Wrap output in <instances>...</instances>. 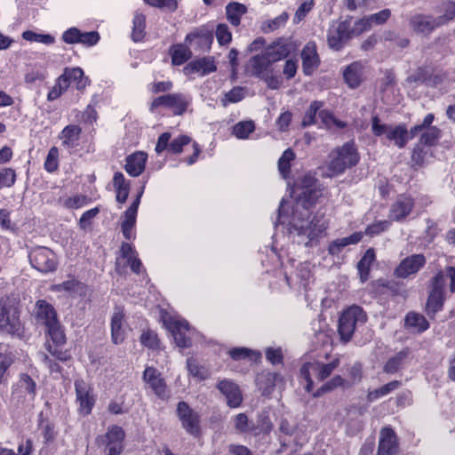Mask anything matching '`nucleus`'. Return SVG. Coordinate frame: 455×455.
Returning <instances> with one entry per match:
<instances>
[{"instance_id":"nucleus-1","label":"nucleus","mask_w":455,"mask_h":455,"mask_svg":"<svg viewBox=\"0 0 455 455\" xmlns=\"http://www.w3.org/2000/svg\"><path fill=\"white\" fill-rule=\"evenodd\" d=\"M324 187L310 173L301 177L296 184L297 202L292 208L289 220L284 214L286 203L283 199L278 209V223L288 227L289 233L301 239L306 246L320 238L327 228L326 221L322 215L310 218L308 209L314 206L323 196Z\"/></svg>"},{"instance_id":"nucleus-2","label":"nucleus","mask_w":455,"mask_h":455,"mask_svg":"<svg viewBox=\"0 0 455 455\" xmlns=\"http://www.w3.org/2000/svg\"><path fill=\"white\" fill-rule=\"evenodd\" d=\"M360 160V155L357 148L353 141H347L340 147L332 149L326 163L328 172L327 177L340 175L346 170L355 166Z\"/></svg>"},{"instance_id":"nucleus-3","label":"nucleus","mask_w":455,"mask_h":455,"mask_svg":"<svg viewBox=\"0 0 455 455\" xmlns=\"http://www.w3.org/2000/svg\"><path fill=\"white\" fill-rule=\"evenodd\" d=\"M371 132L374 136L381 138V140L393 143L398 148H403L409 140L412 139L405 124L391 125L381 123L378 116L371 117Z\"/></svg>"},{"instance_id":"nucleus-4","label":"nucleus","mask_w":455,"mask_h":455,"mask_svg":"<svg viewBox=\"0 0 455 455\" xmlns=\"http://www.w3.org/2000/svg\"><path fill=\"white\" fill-rule=\"evenodd\" d=\"M24 331L18 307L12 304H0V334L21 339Z\"/></svg>"},{"instance_id":"nucleus-5","label":"nucleus","mask_w":455,"mask_h":455,"mask_svg":"<svg viewBox=\"0 0 455 455\" xmlns=\"http://www.w3.org/2000/svg\"><path fill=\"white\" fill-rule=\"evenodd\" d=\"M367 316L359 306H352L346 309L339 317V333L344 342L351 339L357 325L366 322Z\"/></svg>"},{"instance_id":"nucleus-6","label":"nucleus","mask_w":455,"mask_h":455,"mask_svg":"<svg viewBox=\"0 0 455 455\" xmlns=\"http://www.w3.org/2000/svg\"><path fill=\"white\" fill-rule=\"evenodd\" d=\"M339 365V359L336 358L329 363H320L318 362H309L304 363L300 368V375L307 381L306 389L310 392L313 388V380L311 374L315 375L319 380L328 378L332 371Z\"/></svg>"},{"instance_id":"nucleus-7","label":"nucleus","mask_w":455,"mask_h":455,"mask_svg":"<svg viewBox=\"0 0 455 455\" xmlns=\"http://www.w3.org/2000/svg\"><path fill=\"white\" fill-rule=\"evenodd\" d=\"M28 259L37 271L47 274L56 270L58 261L55 253L47 247L38 246L30 250Z\"/></svg>"},{"instance_id":"nucleus-8","label":"nucleus","mask_w":455,"mask_h":455,"mask_svg":"<svg viewBox=\"0 0 455 455\" xmlns=\"http://www.w3.org/2000/svg\"><path fill=\"white\" fill-rule=\"evenodd\" d=\"M191 102V98L183 93H170L156 98L150 105V110L163 106L171 108L174 115H182Z\"/></svg>"},{"instance_id":"nucleus-9","label":"nucleus","mask_w":455,"mask_h":455,"mask_svg":"<svg viewBox=\"0 0 455 455\" xmlns=\"http://www.w3.org/2000/svg\"><path fill=\"white\" fill-rule=\"evenodd\" d=\"M351 37L350 20H336L328 29L327 43L330 48L339 51Z\"/></svg>"},{"instance_id":"nucleus-10","label":"nucleus","mask_w":455,"mask_h":455,"mask_svg":"<svg viewBox=\"0 0 455 455\" xmlns=\"http://www.w3.org/2000/svg\"><path fill=\"white\" fill-rule=\"evenodd\" d=\"M164 323L172 332L176 345L180 347H188L191 345L190 331L186 320L169 316Z\"/></svg>"},{"instance_id":"nucleus-11","label":"nucleus","mask_w":455,"mask_h":455,"mask_svg":"<svg viewBox=\"0 0 455 455\" xmlns=\"http://www.w3.org/2000/svg\"><path fill=\"white\" fill-rule=\"evenodd\" d=\"M177 415L182 427L190 435L197 436L200 434V417L186 402L177 405Z\"/></svg>"},{"instance_id":"nucleus-12","label":"nucleus","mask_w":455,"mask_h":455,"mask_svg":"<svg viewBox=\"0 0 455 455\" xmlns=\"http://www.w3.org/2000/svg\"><path fill=\"white\" fill-rule=\"evenodd\" d=\"M75 389L79 412L83 415H89L95 403V396L91 384L83 379H77L75 381Z\"/></svg>"},{"instance_id":"nucleus-13","label":"nucleus","mask_w":455,"mask_h":455,"mask_svg":"<svg viewBox=\"0 0 455 455\" xmlns=\"http://www.w3.org/2000/svg\"><path fill=\"white\" fill-rule=\"evenodd\" d=\"M144 188L145 186L140 188L135 200L124 213V220L121 223V229L124 238L127 240H131L135 237L133 229L136 224L138 208L140 204V198L144 193Z\"/></svg>"},{"instance_id":"nucleus-14","label":"nucleus","mask_w":455,"mask_h":455,"mask_svg":"<svg viewBox=\"0 0 455 455\" xmlns=\"http://www.w3.org/2000/svg\"><path fill=\"white\" fill-rule=\"evenodd\" d=\"M143 380L157 397L161 399L168 397L167 386L158 370L151 366L146 367L143 371Z\"/></svg>"},{"instance_id":"nucleus-15","label":"nucleus","mask_w":455,"mask_h":455,"mask_svg":"<svg viewBox=\"0 0 455 455\" xmlns=\"http://www.w3.org/2000/svg\"><path fill=\"white\" fill-rule=\"evenodd\" d=\"M414 207V200L406 195L397 196L395 202L389 210V220L394 221H402L405 220L411 212Z\"/></svg>"},{"instance_id":"nucleus-16","label":"nucleus","mask_w":455,"mask_h":455,"mask_svg":"<svg viewBox=\"0 0 455 455\" xmlns=\"http://www.w3.org/2000/svg\"><path fill=\"white\" fill-rule=\"evenodd\" d=\"M426 263L423 254H413L403 259L395 270L397 277L406 278L416 274Z\"/></svg>"},{"instance_id":"nucleus-17","label":"nucleus","mask_w":455,"mask_h":455,"mask_svg":"<svg viewBox=\"0 0 455 455\" xmlns=\"http://www.w3.org/2000/svg\"><path fill=\"white\" fill-rule=\"evenodd\" d=\"M398 453L397 436L390 427L380 431L377 455H396Z\"/></svg>"},{"instance_id":"nucleus-18","label":"nucleus","mask_w":455,"mask_h":455,"mask_svg":"<svg viewBox=\"0 0 455 455\" xmlns=\"http://www.w3.org/2000/svg\"><path fill=\"white\" fill-rule=\"evenodd\" d=\"M217 387L220 393L225 395L228 406L235 408L241 404L243 397L235 383L223 379L218 383Z\"/></svg>"},{"instance_id":"nucleus-19","label":"nucleus","mask_w":455,"mask_h":455,"mask_svg":"<svg viewBox=\"0 0 455 455\" xmlns=\"http://www.w3.org/2000/svg\"><path fill=\"white\" fill-rule=\"evenodd\" d=\"M437 282L436 279L435 283ZM445 299V291H441L438 284H435V287H430L426 305L427 315L434 318L435 315L443 309Z\"/></svg>"},{"instance_id":"nucleus-20","label":"nucleus","mask_w":455,"mask_h":455,"mask_svg":"<svg viewBox=\"0 0 455 455\" xmlns=\"http://www.w3.org/2000/svg\"><path fill=\"white\" fill-rule=\"evenodd\" d=\"M302 68L305 75H311L320 63L315 42H308L301 52Z\"/></svg>"},{"instance_id":"nucleus-21","label":"nucleus","mask_w":455,"mask_h":455,"mask_svg":"<svg viewBox=\"0 0 455 455\" xmlns=\"http://www.w3.org/2000/svg\"><path fill=\"white\" fill-rule=\"evenodd\" d=\"M51 291L55 292H64L69 295H76L79 297H85L87 294V286L72 277L61 283L53 284Z\"/></svg>"},{"instance_id":"nucleus-22","label":"nucleus","mask_w":455,"mask_h":455,"mask_svg":"<svg viewBox=\"0 0 455 455\" xmlns=\"http://www.w3.org/2000/svg\"><path fill=\"white\" fill-rule=\"evenodd\" d=\"M441 291H445V287L449 284V291L451 293L455 292V267H446L444 269L440 270L431 279L430 287H435V280Z\"/></svg>"},{"instance_id":"nucleus-23","label":"nucleus","mask_w":455,"mask_h":455,"mask_svg":"<svg viewBox=\"0 0 455 455\" xmlns=\"http://www.w3.org/2000/svg\"><path fill=\"white\" fill-rule=\"evenodd\" d=\"M216 70V65L212 57H204L199 60L189 62L185 68L184 72L187 75L199 73L205 76Z\"/></svg>"},{"instance_id":"nucleus-24","label":"nucleus","mask_w":455,"mask_h":455,"mask_svg":"<svg viewBox=\"0 0 455 455\" xmlns=\"http://www.w3.org/2000/svg\"><path fill=\"white\" fill-rule=\"evenodd\" d=\"M60 76L64 78L66 84H68V88L71 83H74L76 88L78 91H82L89 84L88 78L84 76V71L80 68H66L63 74Z\"/></svg>"},{"instance_id":"nucleus-25","label":"nucleus","mask_w":455,"mask_h":455,"mask_svg":"<svg viewBox=\"0 0 455 455\" xmlns=\"http://www.w3.org/2000/svg\"><path fill=\"white\" fill-rule=\"evenodd\" d=\"M147 154L139 151L126 158L125 171L133 177L142 173L147 162Z\"/></svg>"},{"instance_id":"nucleus-26","label":"nucleus","mask_w":455,"mask_h":455,"mask_svg":"<svg viewBox=\"0 0 455 455\" xmlns=\"http://www.w3.org/2000/svg\"><path fill=\"white\" fill-rule=\"evenodd\" d=\"M291 51V44L278 39L271 45L267 46L265 52L274 63L286 58Z\"/></svg>"},{"instance_id":"nucleus-27","label":"nucleus","mask_w":455,"mask_h":455,"mask_svg":"<svg viewBox=\"0 0 455 455\" xmlns=\"http://www.w3.org/2000/svg\"><path fill=\"white\" fill-rule=\"evenodd\" d=\"M272 64L273 62L265 52L260 55L253 56L250 60L251 74L259 78L272 70Z\"/></svg>"},{"instance_id":"nucleus-28","label":"nucleus","mask_w":455,"mask_h":455,"mask_svg":"<svg viewBox=\"0 0 455 455\" xmlns=\"http://www.w3.org/2000/svg\"><path fill=\"white\" fill-rule=\"evenodd\" d=\"M344 79L350 88H356L363 79V65L361 62H354L347 67Z\"/></svg>"},{"instance_id":"nucleus-29","label":"nucleus","mask_w":455,"mask_h":455,"mask_svg":"<svg viewBox=\"0 0 455 455\" xmlns=\"http://www.w3.org/2000/svg\"><path fill=\"white\" fill-rule=\"evenodd\" d=\"M124 317L123 309L116 307L111 317V336L115 344H120L124 339V330L123 329Z\"/></svg>"},{"instance_id":"nucleus-30","label":"nucleus","mask_w":455,"mask_h":455,"mask_svg":"<svg viewBox=\"0 0 455 455\" xmlns=\"http://www.w3.org/2000/svg\"><path fill=\"white\" fill-rule=\"evenodd\" d=\"M36 318L45 326L58 321L55 309L45 300L36 302Z\"/></svg>"},{"instance_id":"nucleus-31","label":"nucleus","mask_w":455,"mask_h":455,"mask_svg":"<svg viewBox=\"0 0 455 455\" xmlns=\"http://www.w3.org/2000/svg\"><path fill=\"white\" fill-rule=\"evenodd\" d=\"M410 24L412 29L418 33H430L438 28L435 18L421 14L413 16Z\"/></svg>"},{"instance_id":"nucleus-32","label":"nucleus","mask_w":455,"mask_h":455,"mask_svg":"<svg viewBox=\"0 0 455 455\" xmlns=\"http://www.w3.org/2000/svg\"><path fill=\"white\" fill-rule=\"evenodd\" d=\"M124 438V432L122 427L118 426H112L109 427L107 434L101 437L103 443H106L108 451L110 448H119V452L123 450V441Z\"/></svg>"},{"instance_id":"nucleus-33","label":"nucleus","mask_w":455,"mask_h":455,"mask_svg":"<svg viewBox=\"0 0 455 455\" xmlns=\"http://www.w3.org/2000/svg\"><path fill=\"white\" fill-rule=\"evenodd\" d=\"M81 132L82 129L78 125L70 124L66 126L60 135L62 145L65 148H73L77 145Z\"/></svg>"},{"instance_id":"nucleus-34","label":"nucleus","mask_w":455,"mask_h":455,"mask_svg":"<svg viewBox=\"0 0 455 455\" xmlns=\"http://www.w3.org/2000/svg\"><path fill=\"white\" fill-rule=\"evenodd\" d=\"M362 238L363 233L355 232L349 236L337 239L329 245V253L331 255H337L343 250V248L350 244H356L362 240Z\"/></svg>"},{"instance_id":"nucleus-35","label":"nucleus","mask_w":455,"mask_h":455,"mask_svg":"<svg viewBox=\"0 0 455 455\" xmlns=\"http://www.w3.org/2000/svg\"><path fill=\"white\" fill-rule=\"evenodd\" d=\"M247 12V7L238 2H231L226 6L228 20L235 27L241 23V18Z\"/></svg>"},{"instance_id":"nucleus-36","label":"nucleus","mask_w":455,"mask_h":455,"mask_svg":"<svg viewBox=\"0 0 455 455\" xmlns=\"http://www.w3.org/2000/svg\"><path fill=\"white\" fill-rule=\"evenodd\" d=\"M405 326L420 333L429 328V323L423 315L409 312L405 316Z\"/></svg>"},{"instance_id":"nucleus-37","label":"nucleus","mask_w":455,"mask_h":455,"mask_svg":"<svg viewBox=\"0 0 455 455\" xmlns=\"http://www.w3.org/2000/svg\"><path fill=\"white\" fill-rule=\"evenodd\" d=\"M17 390L29 396L30 400H34L36 395V381L27 373L20 375V379L17 383Z\"/></svg>"},{"instance_id":"nucleus-38","label":"nucleus","mask_w":455,"mask_h":455,"mask_svg":"<svg viewBox=\"0 0 455 455\" xmlns=\"http://www.w3.org/2000/svg\"><path fill=\"white\" fill-rule=\"evenodd\" d=\"M375 260V252L373 249H368L363 258L357 263V269L359 272L362 283L365 282L369 277V273L372 263Z\"/></svg>"},{"instance_id":"nucleus-39","label":"nucleus","mask_w":455,"mask_h":455,"mask_svg":"<svg viewBox=\"0 0 455 455\" xmlns=\"http://www.w3.org/2000/svg\"><path fill=\"white\" fill-rule=\"evenodd\" d=\"M288 12H283L274 19L264 20L260 25V30L265 34H268L275 30H278L279 28H283L285 26V24L288 21Z\"/></svg>"},{"instance_id":"nucleus-40","label":"nucleus","mask_w":455,"mask_h":455,"mask_svg":"<svg viewBox=\"0 0 455 455\" xmlns=\"http://www.w3.org/2000/svg\"><path fill=\"white\" fill-rule=\"evenodd\" d=\"M409 355V350L403 349L391 357L384 365V371L387 373H395L398 371L404 364Z\"/></svg>"},{"instance_id":"nucleus-41","label":"nucleus","mask_w":455,"mask_h":455,"mask_svg":"<svg viewBox=\"0 0 455 455\" xmlns=\"http://www.w3.org/2000/svg\"><path fill=\"white\" fill-rule=\"evenodd\" d=\"M146 16L136 12L133 17L132 38L134 42L141 41L145 36Z\"/></svg>"},{"instance_id":"nucleus-42","label":"nucleus","mask_w":455,"mask_h":455,"mask_svg":"<svg viewBox=\"0 0 455 455\" xmlns=\"http://www.w3.org/2000/svg\"><path fill=\"white\" fill-rule=\"evenodd\" d=\"M171 54L172 64L180 66L190 59L192 52L188 46L177 44L172 48Z\"/></svg>"},{"instance_id":"nucleus-43","label":"nucleus","mask_w":455,"mask_h":455,"mask_svg":"<svg viewBox=\"0 0 455 455\" xmlns=\"http://www.w3.org/2000/svg\"><path fill=\"white\" fill-rule=\"evenodd\" d=\"M295 159L294 152L288 148L278 160V170L283 178H287L290 174L291 163Z\"/></svg>"},{"instance_id":"nucleus-44","label":"nucleus","mask_w":455,"mask_h":455,"mask_svg":"<svg viewBox=\"0 0 455 455\" xmlns=\"http://www.w3.org/2000/svg\"><path fill=\"white\" fill-rule=\"evenodd\" d=\"M255 130L252 121H241L233 126V135L237 139L245 140Z\"/></svg>"},{"instance_id":"nucleus-45","label":"nucleus","mask_w":455,"mask_h":455,"mask_svg":"<svg viewBox=\"0 0 455 455\" xmlns=\"http://www.w3.org/2000/svg\"><path fill=\"white\" fill-rule=\"evenodd\" d=\"M47 328V333L50 336L51 339L56 346H60L65 344L66 336L64 334V331L62 330L59 321L51 323Z\"/></svg>"},{"instance_id":"nucleus-46","label":"nucleus","mask_w":455,"mask_h":455,"mask_svg":"<svg viewBox=\"0 0 455 455\" xmlns=\"http://www.w3.org/2000/svg\"><path fill=\"white\" fill-rule=\"evenodd\" d=\"M22 38L26 41L41 43L46 45L52 44L55 42V38L49 34H38L31 30L24 31Z\"/></svg>"},{"instance_id":"nucleus-47","label":"nucleus","mask_w":455,"mask_h":455,"mask_svg":"<svg viewBox=\"0 0 455 455\" xmlns=\"http://www.w3.org/2000/svg\"><path fill=\"white\" fill-rule=\"evenodd\" d=\"M347 383V380L344 379L341 376L336 375L329 381L324 383L320 388H318L316 392L314 394V396H320L323 394L330 392L339 387H345Z\"/></svg>"},{"instance_id":"nucleus-48","label":"nucleus","mask_w":455,"mask_h":455,"mask_svg":"<svg viewBox=\"0 0 455 455\" xmlns=\"http://www.w3.org/2000/svg\"><path fill=\"white\" fill-rule=\"evenodd\" d=\"M442 12L443 14L440 15L435 19L437 27L443 26L453 20L455 17V3L454 2H446L442 5Z\"/></svg>"},{"instance_id":"nucleus-49","label":"nucleus","mask_w":455,"mask_h":455,"mask_svg":"<svg viewBox=\"0 0 455 455\" xmlns=\"http://www.w3.org/2000/svg\"><path fill=\"white\" fill-rule=\"evenodd\" d=\"M318 118L321 120L322 124H324L327 128H331L335 126L339 129H343L347 126V124L343 121L336 119L333 115L328 110H320L318 113Z\"/></svg>"},{"instance_id":"nucleus-50","label":"nucleus","mask_w":455,"mask_h":455,"mask_svg":"<svg viewBox=\"0 0 455 455\" xmlns=\"http://www.w3.org/2000/svg\"><path fill=\"white\" fill-rule=\"evenodd\" d=\"M244 98L243 89L242 87H234L232 90L225 93L220 102L223 107H227L229 103H236Z\"/></svg>"},{"instance_id":"nucleus-51","label":"nucleus","mask_w":455,"mask_h":455,"mask_svg":"<svg viewBox=\"0 0 455 455\" xmlns=\"http://www.w3.org/2000/svg\"><path fill=\"white\" fill-rule=\"evenodd\" d=\"M323 107V103L320 101H313L308 109L307 110L305 116L302 121L303 126H309L316 124V115L320 108Z\"/></svg>"},{"instance_id":"nucleus-52","label":"nucleus","mask_w":455,"mask_h":455,"mask_svg":"<svg viewBox=\"0 0 455 455\" xmlns=\"http://www.w3.org/2000/svg\"><path fill=\"white\" fill-rule=\"evenodd\" d=\"M87 198L82 195H76L72 197L60 198V203L68 209H78L84 206Z\"/></svg>"},{"instance_id":"nucleus-53","label":"nucleus","mask_w":455,"mask_h":455,"mask_svg":"<svg viewBox=\"0 0 455 455\" xmlns=\"http://www.w3.org/2000/svg\"><path fill=\"white\" fill-rule=\"evenodd\" d=\"M59 149L56 147L50 148L44 162V168L49 172H53L58 169Z\"/></svg>"},{"instance_id":"nucleus-54","label":"nucleus","mask_w":455,"mask_h":455,"mask_svg":"<svg viewBox=\"0 0 455 455\" xmlns=\"http://www.w3.org/2000/svg\"><path fill=\"white\" fill-rule=\"evenodd\" d=\"M275 375L270 372L262 373L257 378V384L264 393H269L275 385Z\"/></svg>"},{"instance_id":"nucleus-55","label":"nucleus","mask_w":455,"mask_h":455,"mask_svg":"<svg viewBox=\"0 0 455 455\" xmlns=\"http://www.w3.org/2000/svg\"><path fill=\"white\" fill-rule=\"evenodd\" d=\"M440 137V130L435 126L426 128L420 137V142L425 145H433Z\"/></svg>"},{"instance_id":"nucleus-56","label":"nucleus","mask_w":455,"mask_h":455,"mask_svg":"<svg viewBox=\"0 0 455 455\" xmlns=\"http://www.w3.org/2000/svg\"><path fill=\"white\" fill-rule=\"evenodd\" d=\"M68 90V84H66L64 78L58 77L56 84L52 87V89L49 92L47 95V100L49 101L55 100L58 99L64 92Z\"/></svg>"},{"instance_id":"nucleus-57","label":"nucleus","mask_w":455,"mask_h":455,"mask_svg":"<svg viewBox=\"0 0 455 455\" xmlns=\"http://www.w3.org/2000/svg\"><path fill=\"white\" fill-rule=\"evenodd\" d=\"M140 342L145 346L152 349L159 347V339L157 334L153 331H146L140 336Z\"/></svg>"},{"instance_id":"nucleus-58","label":"nucleus","mask_w":455,"mask_h":455,"mask_svg":"<svg viewBox=\"0 0 455 455\" xmlns=\"http://www.w3.org/2000/svg\"><path fill=\"white\" fill-rule=\"evenodd\" d=\"M13 361L11 353H0V385L4 382L7 370L13 363Z\"/></svg>"},{"instance_id":"nucleus-59","label":"nucleus","mask_w":455,"mask_h":455,"mask_svg":"<svg viewBox=\"0 0 455 455\" xmlns=\"http://www.w3.org/2000/svg\"><path fill=\"white\" fill-rule=\"evenodd\" d=\"M216 37L220 44H228L232 40V34L227 24H219L216 28Z\"/></svg>"},{"instance_id":"nucleus-60","label":"nucleus","mask_w":455,"mask_h":455,"mask_svg":"<svg viewBox=\"0 0 455 455\" xmlns=\"http://www.w3.org/2000/svg\"><path fill=\"white\" fill-rule=\"evenodd\" d=\"M16 180L15 171L11 168H4L0 170V186L12 187Z\"/></svg>"},{"instance_id":"nucleus-61","label":"nucleus","mask_w":455,"mask_h":455,"mask_svg":"<svg viewBox=\"0 0 455 455\" xmlns=\"http://www.w3.org/2000/svg\"><path fill=\"white\" fill-rule=\"evenodd\" d=\"M390 220H379L367 227L365 234L371 236L377 235L381 232L388 229Z\"/></svg>"},{"instance_id":"nucleus-62","label":"nucleus","mask_w":455,"mask_h":455,"mask_svg":"<svg viewBox=\"0 0 455 455\" xmlns=\"http://www.w3.org/2000/svg\"><path fill=\"white\" fill-rule=\"evenodd\" d=\"M100 34L97 31L84 32L81 31V36L79 40V44L91 47L98 44L100 41Z\"/></svg>"},{"instance_id":"nucleus-63","label":"nucleus","mask_w":455,"mask_h":455,"mask_svg":"<svg viewBox=\"0 0 455 455\" xmlns=\"http://www.w3.org/2000/svg\"><path fill=\"white\" fill-rule=\"evenodd\" d=\"M81 30L70 28L62 34V40L68 44H79Z\"/></svg>"},{"instance_id":"nucleus-64","label":"nucleus","mask_w":455,"mask_h":455,"mask_svg":"<svg viewBox=\"0 0 455 455\" xmlns=\"http://www.w3.org/2000/svg\"><path fill=\"white\" fill-rule=\"evenodd\" d=\"M312 7H313V1H306V2L302 3L299 6V8L297 9V11L295 12V15L293 18V22L296 24L299 23L307 16V14L310 12Z\"/></svg>"}]
</instances>
